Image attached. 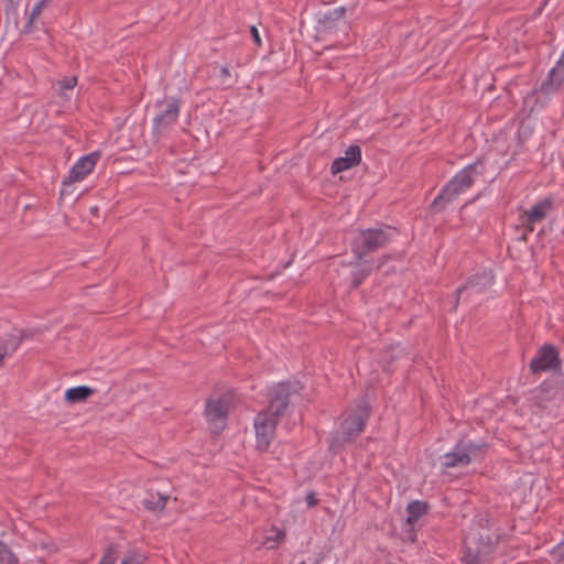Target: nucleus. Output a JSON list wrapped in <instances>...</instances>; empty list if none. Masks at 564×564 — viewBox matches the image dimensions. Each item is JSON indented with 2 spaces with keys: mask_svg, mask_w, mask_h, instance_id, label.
Segmentation results:
<instances>
[{
  "mask_svg": "<svg viewBox=\"0 0 564 564\" xmlns=\"http://www.w3.org/2000/svg\"><path fill=\"white\" fill-rule=\"evenodd\" d=\"M293 391H295L293 389ZM292 393L291 383H279L270 399L269 406L261 411L254 419L257 448L267 451L276 429L278 417L289 406V398Z\"/></svg>",
  "mask_w": 564,
  "mask_h": 564,
  "instance_id": "obj_1",
  "label": "nucleus"
},
{
  "mask_svg": "<svg viewBox=\"0 0 564 564\" xmlns=\"http://www.w3.org/2000/svg\"><path fill=\"white\" fill-rule=\"evenodd\" d=\"M479 167H482V163L477 161L457 173L433 200L432 207L434 210H443L446 205L467 191L474 184L477 176L482 173V170H479Z\"/></svg>",
  "mask_w": 564,
  "mask_h": 564,
  "instance_id": "obj_2",
  "label": "nucleus"
},
{
  "mask_svg": "<svg viewBox=\"0 0 564 564\" xmlns=\"http://www.w3.org/2000/svg\"><path fill=\"white\" fill-rule=\"evenodd\" d=\"M394 228H368L360 230L352 241V252L357 260L384 247L393 237Z\"/></svg>",
  "mask_w": 564,
  "mask_h": 564,
  "instance_id": "obj_3",
  "label": "nucleus"
},
{
  "mask_svg": "<svg viewBox=\"0 0 564 564\" xmlns=\"http://www.w3.org/2000/svg\"><path fill=\"white\" fill-rule=\"evenodd\" d=\"M464 545L463 562L465 564H485L487 556L492 551L489 538L474 530L466 534Z\"/></svg>",
  "mask_w": 564,
  "mask_h": 564,
  "instance_id": "obj_4",
  "label": "nucleus"
},
{
  "mask_svg": "<svg viewBox=\"0 0 564 564\" xmlns=\"http://www.w3.org/2000/svg\"><path fill=\"white\" fill-rule=\"evenodd\" d=\"M232 400V392H226L219 395L213 394L207 399L205 414L215 432H219L225 429L227 413Z\"/></svg>",
  "mask_w": 564,
  "mask_h": 564,
  "instance_id": "obj_5",
  "label": "nucleus"
},
{
  "mask_svg": "<svg viewBox=\"0 0 564 564\" xmlns=\"http://www.w3.org/2000/svg\"><path fill=\"white\" fill-rule=\"evenodd\" d=\"M370 416V406L366 401H361L354 412L343 422L341 434L335 437V442H350L358 436L365 427V423Z\"/></svg>",
  "mask_w": 564,
  "mask_h": 564,
  "instance_id": "obj_6",
  "label": "nucleus"
},
{
  "mask_svg": "<svg viewBox=\"0 0 564 564\" xmlns=\"http://www.w3.org/2000/svg\"><path fill=\"white\" fill-rule=\"evenodd\" d=\"M482 449V445L471 441H459L452 452L442 456V466L444 468H455L468 466L473 458Z\"/></svg>",
  "mask_w": 564,
  "mask_h": 564,
  "instance_id": "obj_7",
  "label": "nucleus"
},
{
  "mask_svg": "<svg viewBox=\"0 0 564 564\" xmlns=\"http://www.w3.org/2000/svg\"><path fill=\"white\" fill-rule=\"evenodd\" d=\"M492 283L494 275L491 271H484L480 274L471 276L463 286L457 289V300L454 304V308L456 310L460 299L464 301H476L478 295L482 294L487 289H489Z\"/></svg>",
  "mask_w": 564,
  "mask_h": 564,
  "instance_id": "obj_8",
  "label": "nucleus"
},
{
  "mask_svg": "<svg viewBox=\"0 0 564 564\" xmlns=\"http://www.w3.org/2000/svg\"><path fill=\"white\" fill-rule=\"evenodd\" d=\"M160 107L162 109L153 119V130L156 134L165 132L176 122L180 112V100L172 98L161 102Z\"/></svg>",
  "mask_w": 564,
  "mask_h": 564,
  "instance_id": "obj_9",
  "label": "nucleus"
},
{
  "mask_svg": "<svg viewBox=\"0 0 564 564\" xmlns=\"http://www.w3.org/2000/svg\"><path fill=\"white\" fill-rule=\"evenodd\" d=\"M560 366L561 361L558 359L557 350L552 345H544L541 347L538 355L530 361V370L533 373L557 370L560 369Z\"/></svg>",
  "mask_w": 564,
  "mask_h": 564,
  "instance_id": "obj_10",
  "label": "nucleus"
},
{
  "mask_svg": "<svg viewBox=\"0 0 564 564\" xmlns=\"http://www.w3.org/2000/svg\"><path fill=\"white\" fill-rule=\"evenodd\" d=\"M554 202L547 197L533 205L529 210H524L520 216L522 226L533 231V225L541 223L553 209Z\"/></svg>",
  "mask_w": 564,
  "mask_h": 564,
  "instance_id": "obj_11",
  "label": "nucleus"
},
{
  "mask_svg": "<svg viewBox=\"0 0 564 564\" xmlns=\"http://www.w3.org/2000/svg\"><path fill=\"white\" fill-rule=\"evenodd\" d=\"M361 160V149L359 145L351 144L345 152V156H340L334 160L332 164V173L337 174L346 171L355 165H358Z\"/></svg>",
  "mask_w": 564,
  "mask_h": 564,
  "instance_id": "obj_12",
  "label": "nucleus"
},
{
  "mask_svg": "<svg viewBox=\"0 0 564 564\" xmlns=\"http://www.w3.org/2000/svg\"><path fill=\"white\" fill-rule=\"evenodd\" d=\"M98 158L99 153L94 152L79 159L69 171V180L77 182L84 180L93 171Z\"/></svg>",
  "mask_w": 564,
  "mask_h": 564,
  "instance_id": "obj_13",
  "label": "nucleus"
},
{
  "mask_svg": "<svg viewBox=\"0 0 564 564\" xmlns=\"http://www.w3.org/2000/svg\"><path fill=\"white\" fill-rule=\"evenodd\" d=\"M94 393L95 390L88 386H77L66 390L65 400L70 404L84 402Z\"/></svg>",
  "mask_w": 564,
  "mask_h": 564,
  "instance_id": "obj_14",
  "label": "nucleus"
},
{
  "mask_svg": "<svg viewBox=\"0 0 564 564\" xmlns=\"http://www.w3.org/2000/svg\"><path fill=\"white\" fill-rule=\"evenodd\" d=\"M169 497L160 492L148 491L142 503L144 508L151 512L162 511L165 508Z\"/></svg>",
  "mask_w": 564,
  "mask_h": 564,
  "instance_id": "obj_15",
  "label": "nucleus"
},
{
  "mask_svg": "<svg viewBox=\"0 0 564 564\" xmlns=\"http://www.w3.org/2000/svg\"><path fill=\"white\" fill-rule=\"evenodd\" d=\"M370 272L371 265L368 262H362L361 260H358V263L356 264L355 269L351 272V288H358L362 283V281L370 274Z\"/></svg>",
  "mask_w": 564,
  "mask_h": 564,
  "instance_id": "obj_16",
  "label": "nucleus"
},
{
  "mask_svg": "<svg viewBox=\"0 0 564 564\" xmlns=\"http://www.w3.org/2000/svg\"><path fill=\"white\" fill-rule=\"evenodd\" d=\"M426 510H427V506L425 502L417 501V500L410 502L406 507L408 524L415 523L423 514L426 513Z\"/></svg>",
  "mask_w": 564,
  "mask_h": 564,
  "instance_id": "obj_17",
  "label": "nucleus"
},
{
  "mask_svg": "<svg viewBox=\"0 0 564 564\" xmlns=\"http://www.w3.org/2000/svg\"><path fill=\"white\" fill-rule=\"evenodd\" d=\"M23 341V336L10 335L0 346V351L6 356L14 352Z\"/></svg>",
  "mask_w": 564,
  "mask_h": 564,
  "instance_id": "obj_18",
  "label": "nucleus"
},
{
  "mask_svg": "<svg viewBox=\"0 0 564 564\" xmlns=\"http://www.w3.org/2000/svg\"><path fill=\"white\" fill-rule=\"evenodd\" d=\"M0 564H18V557L3 542H0Z\"/></svg>",
  "mask_w": 564,
  "mask_h": 564,
  "instance_id": "obj_19",
  "label": "nucleus"
},
{
  "mask_svg": "<svg viewBox=\"0 0 564 564\" xmlns=\"http://www.w3.org/2000/svg\"><path fill=\"white\" fill-rule=\"evenodd\" d=\"M144 561L145 557L143 554L130 551L124 555L120 564H143Z\"/></svg>",
  "mask_w": 564,
  "mask_h": 564,
  "instance_id": "obj_20",
  "label": "nucleus"
},
{
  "mask_svg": "<svg viewBox=\"0 0 564 564\" xmlns=\"http://www.w3.org/2000/svg\"><path fill=\"white\" fill-rule=\"evenodd\" d=\"M118 546L111 544L105 552L99 564H115L117 561Z\"/></svg>",
  "mask_w": 564,
  "mask_h": 564,
  "instance_id": "obj_21",
  "label": "nucleus"
},
{
  "mask_svg": "<svg viewBox=\"0 0 564 564\" xmlns=\"http://www.w3.org/2000/svg\"><path fill=\"white\" fill-rule=\"evenodd\" d=\"M235 83L231 73L227 66H221L219 69V84L224 87H230Z\"/></svg>",
  "mask_w": 564,
  "mask_h": 564,
  "instance_id": "obj_22",
  "label": "nucleus"
},
{
  "mask_svg": "<svg viewBox=\"0 0 564 564\" xmlns=\"http://www.w3.org/2000/svg\"><path fill=\"white\" fill-rule=\"evenodd\" d=\"M46 3V0H39L36 1L32 9H31V13H30V21L32 22L33 20H35L40 13L42 12L44 6Z\"/></svg>",
  "mask_w": 564,
  "mask_h": 564,
  "instance_id": "obj_23",
  "label": "nucleus"
},
{
  "mask_svg": "<svg viewBox=\"0 0 564 564\" xmlns=\"http://www.w3.org/2000/svg\"><path fill=\"white\" fill-rule=\"evenodd\" d=\"M76 84H77L76 77L65 78V79L58 82L61 91L66 90V89H73Z\"/></svg>",
  "mask_w": 564,
  "mask_h": 564,
  "instance_id": "obj_24",
  "label": "nucleus"
},
{
  "mask_svg": "<svg viewBox=\"0 0 564 564\" xmlns=\"http://www.w3.org/2000/svg\"><path fill=\"white\" fill-rule=\"evenodd\" d=\"M75 182L76 181H70L69 176L63 182V186H62V189H61V196L62 197L73 194L72 186H73V183H75Z\"/></svg>",
  "mask_w": 564,
  "mask_h": 564,
  "instance_id": "obj_25",
  "label": "nucleus"
},
{
  "mask_svg": "<svg viewBox=\"0 0 564 564\" xmlns=\"http://www.w3.org/2000/svg\"><path fill=\"white\" fill-rule=\"evenodd\" d=\"M306 502L310 507H314L317 505L318 502V499L316 498L315 494L314 492H308L306 495Z\"/></svg>",
  "mask_w": 564,
  "mask_h": 564,
  "instance_id": "obj_26",
  "label": "nucleus"
},
{
  "mask_svg": "<svg viewBox=\"0 0 564 564\" xmlns=\"http://www.w3.org/2000/svg\"><path fill=\"white\" fill-rule=\"evenodd\" d=\"M18 336H23V340L33 336L31 330H20Z\"/></svg>",
  "mask_w": 564,
  "mask_h": 564,
  "instance_id": "obj_27",
  "label": "nucleus"
},
{
  "mask_svg": "<svg viewBox=\"0 0 564 564\" xmlns=\"http://www.w3.org/2000/svg\"><path fill=\"white\" fill-rule=\"evenodd\" d=\"M250 33H251V35H259V32H258L257 26L251 25V26H250Z\"/></svg>",
  "mask_w": 564,
  "mask_h": 564,
  "instance_id": "obj_28",
  "label": "nucleus"
},
{
  "mask_svg": "<svg viewBox=\"0 0 564 564\" xmlns=\"http://www.w3.org/2000/svg\"><path fill=\"white\" fill-rule=\"evenodd\" d=\"M284 538V532L282 531H279L275 535V541H281L282 539Z\"/></svg>",
  "mask_w": 564,
  "mask_h": 564,
  "instance_id": "obj_29",
  "label": "nucleus"
},
{
  "mask_svg": "<svg viewBox=\"0 0 564 564\" xmlns=\"http://www.w3.org/2000/svg\"><path fill=\"white\" fill-rule=\"evenodd\" d=\"M527 133V128L525 127H521L520 130H519V135H522V134H525Z\"/></svg>",
  "mask_w": 564,
  "mask_h": 564,
  "instance_id": "obj_30",
  "label": "nucleus"
},
{
  "mask_svg": "<svg viewBox=\"0 0 564 564\" xmlns=\"http://www.w3.org/2000/svg\"><path fill=\"white\" fill-rule=\"evenodd\" d=\"M261 39H262V37H253V40H254V42H256V44H257L258 46H260V45H261Z\"/></svg>",
  "mask_w": 564,
  "mask_h": 564,
  "instance_id": "obj_31",
  "label": "nucleus"
},
{
  "mask_svg": "<svg viewBox=\"0 0 564 564\" xmlns=\"http://www.w3.org/2000/svg\"><path fill=\"white\" fill-rule=\"evenodd\" d=\"M4 355L0 351V367L3 365Z\"/></svg>",
  "mask_w": 564,
  "mask_h": 564,
  "instance_id": "obj_32",
  "label": "nucleus"
},
{
  "mask_svg": "<svg viewBox=\"0 0 564 564\" xmlns=\"http://www.w3.org/2000/svg\"><path fill=\"white\" fill-rule=\"evenodd\" d=\"M387 258H388V257H383V258L381 259L380 263H378V268H380V267L383 264V262L386 261V259H387Z\"/></svg>",
  "mask_w": 564,
  "mask_h": 564,
  "instance_id": "obj_33",
  "label": "nucleus"
},
{
  "mask_svg": "<svg viewBox=\"0 0 564 564\" xmlns=\"http://www.w3.org/2000/svg\"><path fill=\"white\" fill-rule=\"evenodd\" d=\"M319 39H321V37H318V36L313 37V40H314V42H315V43H317V42L319 41Z\"/></svg>",
  "mask_w": 564,
  "mask_h": 564,
  "instance_id": "obj_34",
  "label": "nucleus"
},
{
  "mask_svg": "<svg viewBox=\"0 0 564 564\" xmlns=\"http://www.w3.org/2000/svg\"><path fill=\"white\" fill-rule=\"evenodd\" d=\"M552 0H544L543 4H547L549 2H551Z\"/></svg>",
  "mask_w": 564,
  "mask_h": 564,
  "instance_id": "obj_35",
  "label": "nucleus"
},
{
  "mask_svg": "<svg viewBox=\"0 0 564 564\" xmlns=\"http://www.w3.org/2000/svg\"><path fill=\"white\" fill-rule=\"evenodd\" d=\"M96 210H97V207L91 208L93 213H96Z\"/></svg>",
  "mask_w": 564,
  "mask_h": 564,
  "instance_id": "obj_36",
  "label": "nucleus"
}]
</instances>
